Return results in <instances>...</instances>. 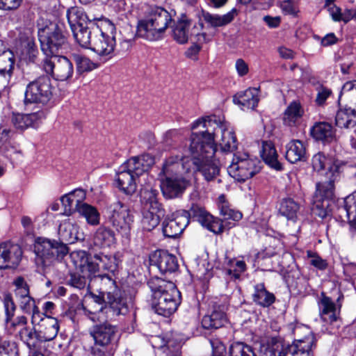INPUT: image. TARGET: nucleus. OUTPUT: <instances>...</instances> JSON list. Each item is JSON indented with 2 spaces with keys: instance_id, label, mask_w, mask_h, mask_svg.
<instances>
[{
  "instance_id": "12",
  "label": "nucleus",
  "mask_w": 356,
  "mask_h": 356,
  "mask_svg": "<svg viewBox=\"0 0 356 356\" xmlns=\"http://www.w3.org/2000/svg\"><path fill=\"white\" fill-rule=\"evenodd\" d=\"M42 69L54 79L60 81L70 80L74 74V65L65 56H50L42 60Z\"/></svg>"
},
{
  "instance_id": "3",
  "label": "nucleus",
  "mask_w": 356,
  "mask_h": 356,
  "mask_svg": "<svg viewBox=\"0 0 356 356\" xmlns=\"http://www.w3.org/2000/svg\"><path fill=\"white\" fill-rule=\"evenodd\" d=\"M152 294V309L163 316L172 314L181 303V293L175 284L158 277L151 278L147 283Z\"/></svg>"
},
{
  "instance_id": "64",
  "label": "nucleus",
  "mask_w": 356,
  "mask_h": 356,
  "mask_svg": "<svg viewBox=\"0 0 356 356\" xmlns=\"http://www.w3.org/2000/svg\"><path fill=\"white\" fill-rule=\"evenodd\" d=\"M22 0H0V9L3 10H14L21 5Z\"/></svg>"
},
{
  "instance_id": "28",
  "label": "nucleus",
  "mask_w": 356,
  "mask_h": 356,
  "mask_svg": "<svg viewBox=\"0 0 356 356\" xmlns=\"http://www.w3.org/2000/svg\"><path fill=\"white\" fill-rule=\"evenodd\" d=\"M233 102L243 110L254 109L259 102L258 90L254 88L238 92L233 97Z\"/></svg>"
},
{
  "instance_id": "7",
  "label": "nucleus",
  "mask_w": 356,
  "mask_h": 356,
  "mask_svg": "<svg viewBox=\"0 0 356 356\" xmlns=\"http://www.w3.org/2000/svg\"><path fill=\"white\" fill-rule=\"evenodd\" d=\"M99 29L100 32L93 38L91 50L100 57L111 59L118 53L115 51V26L110 20L102 19L99 20Z\"/></svg>"
},
{
  "instance_id": "16",
  "label": "nucleus",
  "mask_w": 356,
  "mask_h": 356,
  "mask_svg": "<svg viewBox=\"0 0 356 356\" xmlns=\"http://www.w3.org/2000/svg\"><path fill=\"white\" fill-rule=\"evenodd\" d=\"M188 163V158L177 152H172L165 159L159 176L163 175L164 177H181L184 174L189 172L190 165Z\"/></svg>"
},
{
  "instance_id": "32",
  "label": "nucleus",
  "mask_w": 356,
  "mask_h": 356,
  "mask_svg": "<svg viewBox=\"0 0 356 356\" xmlns=\"http://www.w3.org/2000/svg\"><path fill=\"white\" fill-rule=\"evenodd\" d=\"M260 155L265 163L271 168L276 170H281L282 169V165L278 161V154L273 142L262 141Z\"/></svg>"
},
{
  "instance_id": "36",
  "label": "nucleus",
  "mask_w": 356,
  "mask_h": 356,
  "mask_svg": "<svg viewBox=\"0 0 356 356\" xmlns=\"http://www.w3.org/2000/svg\"><path fill=\"white\" fill-rule=\"evenodd\" d=\"M335 124L344 129L356 127V110L350 107L339 109L336 114Z\"/></svg>"
},
{
  "instance_id": "38",
  "label": "nucleus",
  "mask_w": 356,
  "mask_h": 356,
  "mask_svg": "<svg viewBox=\"0 0 356 356\" xmlns=\"http://www.w3.org/2000/svg\"><path fill=\"white\" fill-rule=\"evenodd\" d=\"M332 174V177L328 181L319 182L316 184L315 196L318 201L330 202L334 195V176Z\"/></svg>"
},
{
  "instance_id": "30",
  "label": "nucleus",
  "mask_w": 356,
  "mask_h": 356,
  "mask_svg": "<svg viewBox=\"0 0 356 356\" xmlns=\"http://www.w3.org/2000/svg\"><path fill=\"white\" fill-rule=\"evenodd\" d=\"M71 257L74 261L75 265L81 268L83 273H88V278L92 275H95L100 269L97 261L95 259V261H89L86 251L74 252Z\"/></svg>"
},
{
  "instance_id": "58",
  "label": "nucleus",
  "mask_w": 356,
  "mask_h": 356,
  "mask_svg": "<svg viewBox=\"0 0 356 356\" xmlns=\"http://www.w3.org/2000/svg\"><path fill=\"white\" fill-rule=\"evenodd\" d=\"M3 305L6 312L5 321L7 324H8L9 321H11V318H13L16 309V306L10 295L8 294L5 296Z\"/></svg>"
},
{
  "instance_id": "11",
  "label": "nucleus",
  "mask_w": 356,
  "mask_h": 356,
  "mask_svg": "<svg viewBox=\"0 0 356 356\" xmlns=\"http://www.w3.org/2000/svg\"><path fill=\"white\" fill-rule=\"evenodd\" d=\"M108 221L123 237H128L134 222V216L128 206L120 201H117L108 207Z\"/></svg>"
},
{
  "instance_id": "49",
  "label": "nucleus",
  "mask_w": 356,
  "mask_h": 356,
  "mask_svg": "<svg viewBox=\"0 0 356 356\" xmlns=\"http://www.w3.org/2000/svg\"><path fill=\"white\" fill-rule=\"evenodd\" d=\"M219 200L220 204H219L218 208L224 222L229 220H232L233 221H238L242 218V213L238 211L231 209L227 202L225 201V197L223 195L220 196Z\"/></svg>"
},
{
  "instance_id": "8",
  "label": "nucleus",
  "mask_w": 356,
  "mask_h": 356,
  "mask_svg": "<svg viewBox=\"0 0 356 356\" xmlns=\"http://www.w3.org/2000/svg\"><path fill=\"white\" fill-rule=\"evenodd\" d=\"M38 38L41 49L46 57L58 54L67 47V38L63 29L55 22H50L39 29Z\"/></svg>"
},
{
  "instance_id": "29",
  "label": "nucleus",
  "mask_w": 356,
  "mask_h": 356,
  "mask_svg": "<svg viewBox=\"0 0 356 356\" xmlns=\"http://www.w3.org/2000/svg\"><path fill=\"white\" fill-rule=\"evenodd\" d=\"M86 194L82 189H77L73 192L63 195L60 202L64 207L63 215L70 216L74 211H78V207L82 204Z\"/></svg>"
},
{
  "instance_id": "48",
  "label": "nucleus",
  "mask_w": 356,
  "mask_h": 356,
  "mask_svg": "<svg viewBox=\"0 0 356 356\" xmlns=\"http://www.w3.org/2000/svg\"><path fill=\"white\" fill-rule=\"evenodd\" d=\"M20 339L29 347V348H35L39 341L36 326L33 327H24L19 332Z\"/></svg>"
},
{
  "instance_id": "5",
  "label": "nucleus",
  "mask_w": 356,
  "mask_h": 356,
  "mask_svg": "<svg viewBox=\"0 0 356 356\" xmlns=\"http://www.w3.org/2000/svg\"><path fill=\"white\" fill-rule=\"evenodd\" d=\"M94 341L91 347L92 356H114L118 347V330L108 322L96 324L89 330Z\"/></svg>"
},
{
  "instance_id": "2",
  "label": "nucleus",
  "mask_w": 356,
  "mask_h": 356,
  "mask_svg": "<svg viewBox=\"0 0 356 356\" xmlns=\"http://www.w3.org/2000/svg\"><path fill=\"white\" fill-rule=\"evenodd\" d=\"M155 159L149 154L131 157L120 165L116 174L118 188L126 195L134 194L137 184H140V177L147 175V172L154 164Z\"/></svg>"
},
{
  "instance_id": "55",
  "label": "nucleus",
  "mask_w": 356,
  "mask_h": 356,
  "mask_svg": "<svg viewBox=\"0 0 356 356\" xmlns=\"http://www.w3.org/2000/svg\"><path fill=\"white\" fill-rule=\"evenodd\" d=\"M73 58L76 64L77 71L79 72L91 71L98 67L97 63H93L86 56L79 54H74Z\"/></svg>"
},
{
  "instance_id": "35",
  "label": "nucleus",
  "mask_w": 356,
  "mask_h": 356,
  "mask_svg": "<svg viewBox=\"0 0 356 356\" xmlns=\"http://www.w3.org/2000/svg\"><path fill=\"white\" fill-rule=\"evenodd\" d=\"M275 295L266 289L264 283L254 285L252 300L257 305L268 307L275 302Z\"/></svg>"
},
{
  "instance_id": "9",
  "label": "nucleus",
  "mask_w": 356,
  "mask_h": 356,
  "mask_svg": "<svg viewBox=\"0 0 356 356\" xmlns=\"http://www.w3.org/2000/svg\"><path fill=\"white\" fill-rule=\"evenodd\" d=\"M53 86L48 75H42L30 81L26 87L24 103L26 106L32 104L44 105L51 98Z\"/></svg>"
},
{
  "instance_id": "20",
  "label": "nucleus",
  "mask_w": 356,
  "mask_h": 356,
  "mask_svg": "<svg viewBox=\"0 0 356 356\" xmlns=\"http://www.w3.org/2000/svg\"><path fill=\"white\" fill-rule=\"evenodd\" d=\"M96 23H89V25L71 29L76 42L83 48L91 50L93 38L100 32L99 20Z\"/></svg>"
},
{
  "instance_id": "6",
  "label": "nucleus",
  "mask_w": 356,
  "mask_h": 356,
  "mask_svg": "<svg viewBox=\"0 0 356 356\" xmlns=\"http://www.w3.org/2000/svg\"><path fill=\"white\" fill-rule=\"evenodd\" d=\"M68 252V248L63 242L38 238L34 243L35 262L42 270L49 266L54 261L63 257Z\"/></svg>"
},
{
  "instance_id": "62",
  "label": "nucleus",
  "mask_w": 356,
  "mask_h": 356,
  "mask_svg": "<svg viewBox=\"0 0 356 356\" xmlns=\"http://www.w3.org/2000/svg\"><path fill=\"white\" fill-rule=\"evenodd\" d=\"M327 163V158L325 156L318 152L315 154L312 159V164L314 170L317 172H320L325 169Z\"/></svg>"
},
{
  "instance_id": "10",
  "label": "nucleus",
  "mask_w": 356,
  "mask_h": 356,
  "mask_svg": "<svg viewBox=\"0 0 356 356\" xmlns=\"http://www.w3.org/2000/svg\"><path fill=\"white\" fill-rule=\"evenodd\" d=\"M259 163V161L250 158L248 154L238 152L234 154L228 172L237 181L244 182L260 171Z\"/></svg>"
},
{
  "instance_id": "17",
  "label": "nucleus",
  "mask_w": 356,
  "mask_h": 356,
  "mask_svg": "<svg viewBox=\"0 0 356 356\" xmlns=\"http://www.w3.org/2000/svg\"><path fill=\"white\" fill-rule=\"evenodd\" d=\"M341 298H343V295H340L337 300V303H334L325 292H321L318 300V306L320 317L324 322L332 323L337 321L341 306L339 303Z\"/></svg>"
},
{
  "instance_id": "33",
  "label": "nucleus",
  "mask_w": 356,
  "mask_h": 356,
  "mask_svg": "<svg viewBox=\"0 0 356 356\" xmlns=\"http://www.w3.org/2000/svg\"><path fill=\"white\" fill-rule=\"evenodd\" d=\"M44 117V113L39 111L29 114L13 113L12 123L19 130L23 131L37 124Z\"/></svg>"
},
{
  "instance_id": "61",
  "label": "nucleus",
  "mask_w": 356,
  "mask_h": 356,
  "mask_svg": "<svg viewBox=\"0 0 356 356\" xmlns=\"http://www.w3.org/2000/svg\"><path fill=\"white\" fill-rule=\"evenodd\" d=\"M0 356H18L17 346L14 342L5 341L0 347Z\"/></svg>"
},
{
  "instance_id": "50",
  "label": "nucleus",
  "mask_w": 356,
  "mask_h": 356,
  "mask_svg": "<svg viewBox=\"0 0 356 356\" xmlns=\"http://www.w3.org/2000/svg\"><path fill=\"white\" fill-rule=\"evenodd\" d=\"M229 356H257L253 348L241 341L234 342L229 348Z\"/></svg>"
},
{
  "instance_id": "26",
  "label": "nucleus",
  "mask_w": 356,
  "mask_h": 356,
  "mask_svg": "<svg viewBox=\"0 0 356 356\" xmlns=\"http://www.w3.org/2000/svg\"><path fill=\"white\" fill-rule=\"evenodd\" d=\"M79 227L74 220L67 218L60 224L58 234L65 244L74 243L79 239Z\"/></svg>"
},
{
  "instance_id": "21",
  "label": "nucleus",
  "mask_w": 356,
  "mask_h": 356,
  "mask_svg": "<svg viewBox=\"0 0 356 356\" xmlns=\"http://www.w3.org/2000/svg\"><path fill=\"white\" fill-rule=\"evenodd\" d=\"M150 262L163 274L175 272L179 268L176 257L163 250L155 251L150 256Z\"/></svg>"
},
{
  "instance_id": "54",
  "label": "nucleus",
  "mask_w": 356,
  "mask_h": 356,
  "mask_svg": "<svg viewBox=\"0 0 356 356\" xmlns=\"http://www.w3.org/2000/svg\"><path fill=\"white\" fill-rule=\"evenodd\" d=\"M181 345V340L177 335L171 334L166 338L161 348H165L166 350H164V352L168 350V354L171 353L173 356H178L179 355Z\"/></svg>"
},
{
  "instance_id": "46",
  "label": "nucleus",
  "mask_w": 356,
  "mask_h": 356,
  "mask_svg": "<svg viewBox=\"0 0 356 356\" xmlns=\"http://www.w3.org/2000/svg\"><path fill=\"white\" fill-rule=\"evenodd\" d=\"M315 347L316 343H312V338L309 337L305 343L293 342L289 353L292 356H313V348Z\"/></svg>"
},
{
  "instance_id": "4",
  "label": "nucleus",
  "mask_w": 356,
  "mask_h": 356,
  "mask_svg": "<svg viewBox=\"0 0 356 356\" xmlns=\"http://www.w3.org/2000/svg\"><path fill=\"white\" fill-rule=\"evenodd\" d=\"M171 22V15L166 10L157 6L149 7L145 17L138 22L136 34L149 41L160 40Z\"/></svg>"
},
{
  "instance_id": "18",
  "label": "nucleus",
  "mask_w": 356,
  "mask_h": 356,
  "mask_svg": "<svg viewBox=\"0 0 356 356\" xmlns=\"http://www.w3.org/2000/svg\"><path fill=\"white\" fill-rule=\"evenodd\" d=\"M22 250L17 244L3 243L0 245V269L16 268L22 259Z\"/></svg>"
},
{
  "instance_id": "51",
  "label": "nucleus",
  "mask_w": 356,
  "mask_h": 356,
  "mask_svg": "<svg viewBox=\"0 0 356 356\" xmlns=\"http://www.w3.org/2000/svg\"><path fill=\"white\" fill-rule=\"evenodd\" d=\"M94 259L98 261L99 268L103 270L113 273L118 268L117 260L113 256H108L102 253L95 254Z\"/></svg>"
},
{
  "instance_id": "56",
  "label": "nucleus",
  "mask_w": 356,
  "mask_h": 356,
  "mask_svg": "<svg viewBox=\"0 0 356 356\" xmlns=\"http://www.w3.org/2000/svg\"><path fill=\"white\" fill-rule=\"evenodd\" d=\"M20 309L26 314H31V317L38 316L41 313L35 305V300L31 296L18 300Z\"/></svg>"
},
{
  "instance_id": "53",
  "label": "nucleus",
  "mask_w": 356,
  "mask_h": 356,
  "mask_svg": "<svg viewBox=\"0 0 356 356\" xmlns=\"http://www.w3.org/2000/svg\"><path fill=\"white\" fill-rule=\"evenodd\" d=\"M295 339L293 342H300L305 343L309 337L312 338V343H316V338L312 333V330L307 326L298 325L293 330Z\"/></svg>"
},
{
  "instance_id": "45",
  "label": "nucleus",
  "mask_w": 356,
  "mask_h": 356,
  "mask_svg": "<svg viewBox=\"0 0 356 356\" xmlns=\"http://www.w3.org/2000/svg\"><path fill=\"white\" fill-rule=\"evenodd\" d=\"M141 200L144 204L145 209H163L161 204L157 200L158 191L152 188H143L141 190Z\"/></svg>"
},
{
  "instance_id": "47",
  "label": "nucleus",
  "mask_w": 356,
  "mask_h": 356,
  "mask_svg": "<svg viewBox=\"0 0 356 356\" xmlns=\"http://www.w3.org/2000/svg\"><path fill=\"white\" fill-rule=\"evenodd\" d=\"M339 97H343L349 107L356 110V80L349 81L343 84Z\"/></svg>"
},
{
  "instance_id": "41",
  "label": "nucleus",
  "mask_w": 356,
  "mask_h": 356,
  "mask_svg": "<svg viewBox=\"0 0 356 356\" xmlns=\"http://www.w3.org/2000/svg\"><path fill=\"white\" fill-rule=\"evenodd\" d=\"M164 216L163 209L152 210L145 209L143 212V217L141 221L143 229L151 231L154 229Z\"/></svg>"
},
{
  "instance_id": "37",
  "label": "nucleus",
  "mask_w": 356,
  "mask_h": 356,
  "mask_svg": "<svg viewBox=\"0 0 356 356\" xmlns=\"http://www.w3.org/2000/svg\"><path fill=\"white\" fill-rule=\"evenodd\" d=\"M67 18L71 29L86 26L89 23H93L92 21L95 19H90L84 10L78 7H74L69 9L67 12Z\"/></svg>"
},
{
  "instance_id": "27",
  "label": "nucleus",
  "mask_w": 356,
  "mask_h": 356,
  "mask_svg": "<svg viewBox=\"0 0 356 356\" xmlns=\"http://www.w3.org/2000/svg\"><path fill=\"white\" fill-rule=\"evenodd\" d=\"M238 13V11L236 8H232L229 12L223 15L211 14L203 10L202 13V18L209 26L217 28L224 26L231 23L235 17L237 16Z\"/></svg>"
},
{
  "instance_id": "24",
  "label": "nucleus",
  "mask_w": 356,
  "mask_h": 356,
  "mask_svg": "<svg viewBox=\"0 0 356 356\" xmlns=\"http://www.w3.org/2000/svg\"><path fill=\"white\" fill-rule=\"evenodd\" d=\"M312 137L324 144L331 143L336 139V134L331 124L325 122H316L310 129Z\"/></svg>"
},
{
  "instance_id": "60",
  "label": "nucleus",
  "mask_w": 356,
  "mask_h": 356,
  "mask_svg": "<svg viewBox=\"0 0 356 356\" xmlns=\"http://www.w3.org/2000/svg\"><path fill=\"white\" fill-rule=\"evenodd\" d=\"M307 255L309 259V263L312 266L321 270H323L327 268L328 264L326 260L323 259L316 253L309 250L307 252Z\"/></svg>"
},
{
  "instance_id": "25",
  "label": "nucleus",
  "mask_w": 356,
  "mask_h": 356,
  "mask_svg": "<svg viewBox=\"0 0 356 356\" xmlns=\"http://www.w3.org/2000/svg\"><path fill=\"white\" fill-rule=\"evenodd\" d=\"M285 158L291 163L304 162L307 159V148L300 140H291L286 145Z\"/></svg>"
},
{
  "instance_id": "42",
  "label": "nucleus",
  "mask_w": 356,
  "mask_h": 356,
  "mask_svg": "<svg viewBox=\"0 0 356 356\" xmlns=\"http://www.w3.org/2000/svg\"><path fill=\"white\" fill-rule=\"evenodd\" d=\"M290 346L280 337H273L268 343L266 353L269 356H286L289 353Z\"/></svg>"
},
{
  "instance_id": "22",
  "label": "nucleus",
  "mask_w": 356,
  "mask_h": 356,
  "mask_svg": "<svg viewBox=\"0 0 356 356\" xmlns=\"http://www.w3.org/2000/svg\"><path fill=\"white\" fill-rule=\"evenodd\" d=\"M187 186L186 180L182 177L161 178V188L166 198L172 199L181 195Z\"/></svg>"
},
{
  "instance_id": "15",
  "label": "nucleus",
  "mask_w": 356,
  "mask_h": 356,
  "mask_svg": "<svg viewBox=\"0 0 356 356\" xmlns=\"http://www.w3.org/2000/svg\"><path fill=\"white\" fill-rule=\"evenodd\" d=\"M31 323L36 326L40 342L53 340L59 330V323L56 318L40 314L31 317Z\"/></svg>"
},
{
  "instance_id": "14",
  "label": "nucleus",
  "mask_w": 356,
  "mask_h": 356,
  "mask_svg": "<svg viewBox=\"0 0 356 356\" xmlns=\"http://www.w3.org/2000/svg\"><path fill=\"white\" fill-rule=\"evenodd\" d=\"M191 25V20L186 15H182L173 30L174 39L177 42L184 44L188 41L189 37L191 38L194 37L195 40L199 43H204L211 40V37L206 33H197L196 31L198 29L195 26L189 33L188 29Z\"/></svg>"
},
{
  "instance_id": "40",
  "label": "nucleus",
  "mask_w": 356,
  "mask_h": 356,
  "mask_svg": "<svg viewBox=\"0 0 356 356\" xmlns=\"http://www.w3.org/2000/svg\"><path fill=\"white\" fill-rule=\"evenodd\" d=\"M106 298L110 308L116 314H125L128 311L126 300L119 296V290L115 289L113 292L106 293Z\"/></svg>"
},
{
  "instance_id": "13",
  "label": "nucleus",
  "mask_w": 356,
  "mask_h": 356,
  "mask_svg": "<svg viewBox=\"0 0 356 356\" xmlns=\"http://www.w3.org/2000/svg\"><path fill=\"white\" fill-rule=\"evenodd\" d=\"M189 215L198 221L203 227L214 234H219L223 232L227 227L228 229L234 226V223L229 222V225L224 223L222 220L213 217L203 207L193 204L189 210Z\"/></svg>"
},
{
  "instance_id": "43",
  "label": "nucleus",
  "mask_w": 356,
  "mask_h": 356,
  "mask_svg": "<svg viewBox=\"0 0 356 356\" xmlns=\"http://www.w3.org/2000/svg\"><path fill=\"white\" fill-rule=\"evenodd\" d=\"M10 130L4 127H0V154L8 158H11L13 154H20V150L13 145L10 142Z\"/></svg>"
},
{
  "instance_id": "57",
  "label": "nucleus",
  "mask_w": 356,
  "mask_h": 356,
  "mask_svg": "<svg viewBox=\"0 0 356 356\" xmlns=\"http://www.w3.org/2000/svg\"><path fill=\"white\" fill-rule=\"evenodd\" d=\"M14 285L15 286V296L17 300L30 296L29 286L23 277L16 278Z\"/></svg>"
},
{
  "instance_id": "19",
  "label": "nucleus",
  "mask_w": 356,
  "mask_h": 356,
  "mask_svg": "<svg viewBox=\"0 0 356 356\" xmlns=\"http://www.w3.org/2000/svg\"><path fill=\"white\" fill-rule=\"evenodd\" d=\"M189 211L177 212L172 219L165 220L163 222V233L165 237L178 236L189 223Z\"/></svg>"
},
{
  "instance_id": "1",
  "label": "nucleus",
  "mask_w": 356,
  "mask_h": 356,
  "mask_svg": "<svg viewBox=\"0 0 356 356\" xmlns=\"http://www.w3.org/2000/svg\"><path fill=\"white\" fill-rule=\"evenodd\" d=\"M219 133L220 139L218 143L221 150L224 152L235 151L238 147V140L235 132L229 128L227 123L218 124L213 134L203 130L199 133H192L191 136L189 150L194 169L200 172L208 181L213 180L220 172L213 159L216 151L214 138Z\"/></svg>"
},
{
  "instance_id": "34",
  "label": "nucleus",
  "mask_w": 356,
  "mask_h": 356,
  "mask_svg": "<svg viewBox=\"0 0 356 356\" xmlns=\"http://www.w3.org/2000/svg\"><path fill=\"white\" fill-rule=\"evenodd\" d=\"M304 115V110L299 102L293 101L285 109L282 120L289 127L297 126Z\"/></svg>"
},
{
  "instance_id": "23",
  "label": "nucleus",
  "mask_w": 356,
  "mask_h": 356,
  "mask_svg": "<svg viewBox=\"0 0 356 356\" xmlns=\"http://www.w3.org/2000/svg\"><path fill=\"white\" fill-rule=\"evenodd\" d=\"M226 307L222 305H214L210 314L205 315L202 320L204 329H218L225 325L227 321Z\"/></svg>"
},
{
  "instance_id": "63",
  "label": "nucleus",
  "mask_w": 356,
  "mask_h": 356,
  "mask_svg": "<svg viewBox=\"0 0 356 356\" xmlns=\"http://www.w3.org/2000/svg\"><path fill=\"white\" fill-rule=\"evenodd\" d=\"M212 347V356H224L225 353V345L218 339H212L210 340Z\"/></svg>"
},
{
  "instance_id": "44",
  "label": "nucleus",
  "mask_w": 356,
  "mask_h": 356,
  "mask_svg": "<svg viewBox=\"0 0 356 356\" xmlns=\"http://www.w3.org/2000/svg\"><path fill=\"white\" fill-rule=\"evenodd\" d=\"M78 213L85 218L87 223L92 226L98 225L100 222V213L96 207L87 203H83L78 207Z\"/></svg>"
},
{
  "instance_id": "39",
  "label": "nucleus",
  "mask_w": 356,
  "mask_h": 356,
  "mask_svg": "<svg viewBox=\"0 0 356 356\" xmlns=\"http://www.w3.org/2000/svg\"><path fill=\"white\" fill-rule=\"evenodd\" d=\"M300 209V204L293 198L286 197L282 200L279 212L288 220L296 221Z\"/></svg>"
},
{
  "instance_id": "59",
  "label": "nucleus",
  "mask_w": 356,
  "mask_h": 356,
  "mask_svg": "<svg viewBox=\"0 0 356 356\" xmlns=\"http://www.w3.org/2000/svg\"><path fill=\"white\" fill-rule=\"evenodd\" d=\"M88 279L86 275L73 273L70 275V278L67 283L71 286L81 290L85 289L87 286Z\"/></svg>"
},
{
  "instance_id": "52",
  "label": "nucleus",
  "mask_w": 356,
  "mask_h": 356,
  "mask_svg": "<svg viewBox=\"0 0 356 356\" xmlns=\"http://www.w3.org/2000/svg\"><path fill=\"white\" fill-rule=\"evenodd\" d=\"M343 210L350 226L356 229V195L348 196L344 200Z\"/></svg>"
},
{
  "instance_id": "31",
  "label": "nucleus",
  "mask_w": 356,
  "mask_h": 356,
  "mask_svg": "<svg viewBox=\"0 0 356 356\" xmlns=\"http://www.w3.org/2000/svg\"><path fill=\"white\" fill-rule=\"evenodd\" d=\"M115 232L105 225L99 227L92 236V243L99 248H109L115 243Z\"/></svg>"
}]
</instances>
